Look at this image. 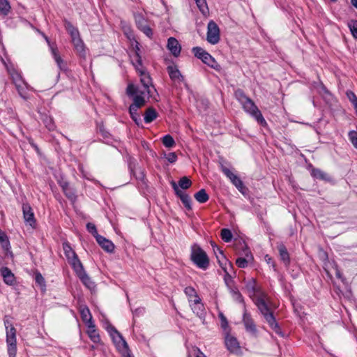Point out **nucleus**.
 <instances>
[{
    "instance_id": "f257e3e1",
    "label": "nucleus",
    "mask_w": 357,
    "mask_h": 357,
    "mask_svg": "<svg viewBox=\"0 0 357 357\" xmlns=\"http://www.w3.org/2000/svg\"><path fill=\"white\" fill-rule=\"evenodd\" d=\"M259 310L264 316L265 320L268 324L269 326L280 336L284 337V334L281 331L278 324L277 323L273 312L270 310L267 302L266 296L261 294L259 296L255 301Z\"/></svg>"
},
{
    "instance_id": "f03ea898",
    "label": "nucleus",
    "mask_w": 357,
    "mask_h": 357,
    "mask_svg": "<svg viewBox=\"0 0 357 357\" xmlns=\"http://www.w3.org/2000/svg\"><path fill=\"white\" fill-rule=\"evenodd\" d=\"M211 244L216 255L218 263L220 264V266L225 273L224 277L225 282L227 287L229 289H230L231 287H234V285L233 278L227 271V266H229L230 268H232V264L226 259L225 256L224 255L223 251L220 248H219L213 242H211Z\"/></svg>"
},
{
    "instance_id": "7ed1b4c3",
    "label": "nucleus",
    "mask_w": 357,
    "mask_h": 357,
    "mask_svg": "<svg viewBox=\"0 0 357 357\" xmlns=\"http://www.w3.org/2000/svg\"><path fill=\"white\" fill-rule=\"evenodd\" d=\"M106 329L112 337L116 347L122 352L123 355L125 357H132L129 353L128 344L121 333L111 324H108Z\"/></svg>"
},
{
    "instance_id": "20e7f679",
    "label": "nucleus",
    "mask_w": 357,
    "mask_h": 357,
    "mask_svg": "<svg viewBox=\"0 0 357 357\" xmlns=\"http://www.w3.org/2000/svg\"><path fill=\"white\" fill-rule=\"evenodd\" d=\"M126 93L128 96L133 97V103L130 106L132 107V109H139L145 105V96L148 95L145 91L130 84L127 87Z\"/></svg>"
},
{
    "instance_id": "39448f33",
    "label": "nucleus",
    "mask_w": 357,
    "mask_h": 357,
    "mask_svg": "<svg viewBox=\"0 0 357 357\" xmlns=\"http://www.w3.org/2000/svg\"><path fill=\"white\" fill-rule=\"evenodd\" d=\"M191 260L199 268L206 269L209 265V259L206 253L197 244L191 247Z\"/></svg>"
},
{
    "instance_id": "423d86ee",
    "label": "nucleus",
    "mask_w": 357,
    "mask_h": 357,
    "mask_svg": "<svg viewBox=\"0 0 357 357\" xmlns=\"http://www.w3.org/2000/svg\"><path fill=\"white\" fill-rule=\"evenodd\" d=\"M241 105L245 112L253 116L259 124L262 126L266 124L261 112L250 98H248Z\"/></svg>"
},
{
    "instance_id": "0eeeda50",
    "label": "nucleus",
    "mask_w": 357,
    "mask_h": 357,
    "mask_svg": "<svg viewBox=\"0 0 357 357\" xmlns=\"http://www.w3.org/2000/svg\"><path fill=\"white\" fill-rule=\"evenodd\" d=\"M192 52L195 56L201 59L205 64L208 66L217 69L219 66L215 59L203 48L200 47H195L192 48Z\"/></svg>"
},
{
    "instance_id": "6e6552de",
    "label": "nucleus",
    "mask_w": 357,
    "mask_h": 357,
    "mask_svg": "<svg viewBox=\"0 0 357 357\" xmlns=\"http://www.w3.org/2000/svg\"><path fill=\"white\" fill-rule=\"evenodd\" d=\"M62 247L68 262L71 265L73 269L82 264L68 242H63Z\"/></svg>"
},
{
    "instance_id": "1a4fd4ad",
    "label": "nucleus",
    "mask_w": 357,
    "mask_h": 357,
    "mask_svg": "<svg viewBox=\"0 0 357 357\" xmlns=\"http://www.w3.org/2000/svg\"><path fill=\"white\" fill-rule=\"evenodd\" d=\"M220 40V29L218 24L213 20L210 21L207 26V41L213 45Z\"/></svg>"
},
{
    "instance_id": "9d476101",
    "label": "nucleus",
    "mask_w": 357,
    "mask_h": 357,
    "mask_svg": "<svg viewBox=\"0 0 357 357\" xmlns=\"http://www.w3.org/2000/svg\"><path fill=\"white\" fill-rule=\"evenodd\" d=\"M77 277L80 279L82 282L89 289H92L95 287L94 282H92L89 276L84 271L82 264L73 269Z\"/></svg>"
},
{
    "instance_id": "9b49d317",
    "label": "nucleus",
    "mask_w": 357,
    "mask_h": 357,
    "mask_svg": "<svg viewBox=\"0 0 357 357\" xmlns=\"http://www.w3.org/2000/svg\"><path fill=\"white\" fill-rule=\"evenodd\" d=\"M221 170L226 175V176L229 178L231 182L236 187V188L240 192L243 193V190L245 187L240 178H238L236 174L231 172V171L229 169L225 166H222Z\"/></svg>"
},
{
    "instance_id": "f8f14e48",
    "label": "nucleus",
    "mask_w": 357,
    "mask_h": 357,
    "mask_svg": "<svg viewBox=\"0 0 357 357\" xmlns=\"http://www.w3.org/2000/svg\"><path fill=\"white\" fill-rule=\"evenodd\" d=\"M171 185L176 195L181 199L185 207L188 210H191V199L190 196L178 188L177 184L174 181H172Z\"/></svg>"
},
{
    "instance_id": "ddd939ff",
    "label": "nucleus",
    "mask_w": 357,
    "mask_h": 357,
    "mask_svg": "<svg viewBox=\"0 0 357 357\" xmlns=\"http://www.w3.org/2000/svg\"><path fill=\"white\" fill-rule=\"evenodd\" d=\"M137 72L140 76V81L143 86V89L142 90L145 91L149 96L151 95V92L150 87H153V86L152 84L151 78L149 74L146 72L145 69H142V70Z\"/></svg>"
},
{
    "instance_id": "4468645a",
    "label": "nucleus",
    "mask_w": 357,
    "mask_h": 357,
    "mask_svg": "<svg viewBox=\"0 0 357 357\" xmlns=\"http://www.w3.org/2000/svg\"><path fill=\"white\" fill-rule=\"evenodd\" d=\"M243 322L247 332L252 335H255L257 333V331L256 325L252 319L250 314L248 313L245 309L243 312Z\"/></svg>"
},
{
    "instance_id": "2eb2a0df",
    "label": "nucleus",
    "mask_w": 357,
    "mask_h": 357,
    "mask_svg": "<svg viewBox=\"0 0 357 357\" xmlns=\"http://www.w3.org/2000/svg\"><path fill=\"white\" fill-rule=\"evenodd\" d=\"M22 212L24 221L31 227H34L36 219L32 208L29 204H23Z\"/></svg>"
},
{
    "instance_id": "dca6fc26",
    "label": "nucleus",
    "mask_w": 357,
    "mask_h": 357,
    "mask_svg": "<svg viewBox=\"0 0 357 357\" xmlns=\"http://www.w3.org/2000/svg\"><path fill=\"white\" fill-rule=\"evenodd\" d=\"M167 72L171 79L174 84H181L184 82V78L176 66H169Z\"/></svg>"
},
{
    "instance_id": "f3484780",
    "label": "nucleus",
    "mask_w": 357,
    "mask_h": 357,
    "mask_svg": "<svg viewBox=\"0 0 357 357\" xmlns=\"http://www.w3.org/2000/svg\"><path fill=\"white\" fill-rule=\"evenodd\" d=\"M79 312L82 321L87 325V327H93V322L92 321V316L89 307L86 305H81L79 307Z\"/></svg>"
},
{
    "instance_id": "a211bd4d",
    "label": "nucleus",
    "mask_w": 357,
    "mask_h": 357,
    "mask_svg": "<svg viewBox=\"0 0 357 357\" xmlns=\"http://www.w3.org/2000/svg\"><path fill=\"white\" fill-rule=\"evenodd\" d=\"M96 239L98 243L104 250L109 253L113 252L114 250V245L111 241L100 235H97Z\"/></svg>"
},
{
    "instance_id": "6ab92c4d",
    "label": "nucleus",
    "mask_w": 357,
    "mask_h": 357,
    "mask_svg": "<svg viewBox=\"0 0 357 357\" xmlns=\"http://www.w3.org/2000/svg\"><path fill=\"white\" fill-rule=\"evenodd\" d=\"M167 48L174 56L180 54L181 47L176 38L171 37L168 39Z\"/></svg>"
},
{
    "instance_id": "aec40b11",
    "label": "nucleus",
    "mask_w": 357,
    "mask_h": 357,
    "mask_svg": "<svg viewBox=\"0 0 357 357\" xmlns=\"http://www.w3.org/2000/svg\"><path fill=\"white\" fill-rule=\"evenodd\" d=\"M6 68L14 84L24 81L20 73L13 65L6 66Z\"/></svg>"
},
{
    "instance_id": "412c9836",
    "label": "nucleus",
    "mask_w": 357,
    "mask_h": 357,
    "mask_svg": "<svg viewBox=\"0 0 357 357\" xmlns=\"http://www.w3.org/2000/svg\"><path fill=\"white\" fill-rule=\"evenodd\" d=\"M1 273L5 283L9 285H12L15 282V277L11 271L7 267H3L1 268Z\"/></svg>"
},
{
    "instance_id": "4be33fe9",
    "label": "nucleus",
    "mask_w": 357,
    "mask_h": 357,
    "mask_svg": "<svg viewBox=\"0 0 357 357\" xmlns=\"http://www.w3.org/2000/svg\"><path fill=\"white\" fill-rule=\"evenodd\" d=\"M225 345L231 352L236 351L239 347L237 340L229 335H227L225 337Z\"/></svg>"
},
{
    "instance_id": "5701e85b",
    "label": "nucleus",
    "mask_w": 357,
    "mask_h": 357,
    "mask_svg": "<svg viewBox=\"0 0 357 357\" xmlns=\"http://www.w3.org/2000/svg\"><path fill=\"white\" fill-rule=\"evenodd\" d=\"M192 310L198 316H202L204 312V305L201 302V298L193 300L192 303H190Z\"/></svg>"
},
{
    "instance_id": "b1692460",
    "label": "nucleus",
    "mask_w": 357,
    "mask_h": 357,
    "mask_svg": "<svg viewBox=\"0 0 357 357\" xmlns=\"http://www.w3.org/2000/svg\"><path fill=\"white\" fill-rule=\"evenodd\" d=\"M72 43L75 47V50L80 56H84L85 50L84 45L80 36H78L75 38H72Z\"/></svg>"
},
{
    "instance_id": "393cba45",
    "label": "nucleus",
    "mask_w": 357,
    "mask_h": 357,
    "mask_svg": "<svg viewBox=\"0 0 357 357\" xmlns=\"http://www.w3.org/2000/svg\"><path fill=\"white\" fill-rule=\"evenodd\" d=\"M158 116L156 110L153 107H149L144 113V121L146 123H150L153 121Z\"/></svg>"
},
{
    "instance_id": "a878e982",
    "label": "nucleus",
    "mask_w": 357,
    "mask_h": 357,
    "mask_svg": "<svg viewBox=\"0 0 357 357\" xmlns=\"http://www.w3.org/2000/svg\"><path fill=\"white\" fill-rule=\"evenodd\" d=\"M131 62L137 71L144 69L140 54L134 53L133 55L131 56Z\"/></svg>"
},
{
    "instance_id": "bb28decb",
    "label": "nucleus",
    "mask_w": 357,
    "mask_h": 357,
    "mask_svg": "<svg viewBox=\"0 0 357 357\" xmlns=\"http://www.w3.org/2000/svg\"><path fill=\"white\" fill-rule=\"evenodd\" d=\"M52 50V54L53 55V57L54 59L55 62L56 63L59 68L61 70H66V64L61 57L59 56V52L54 47H51Z\"/></svg>"
},
{
    "instance_id": "cd10ccee",
    "label": "nucleus",
    "mask_w": 357,
    "mask_h": 357,
    "mask_svg": "<svg viewBox=\"0 0 357 357\" xmlns=\"http://www.w3.org/2000/svg\"><path fill=\"white\" fill-rule=\"evenodd\" d=\"M15 86L16 87V89L17 90V92L19 95L24 99H27V92H26V84L24 81L22 82H19L17 84H15Z\"/></svg>"
},
{
    "instance_id": "c85d7f7f",
    "label": "nucleus",
    "mask_w": 357,
    "mask_h": 357,
    "mask_svg": "<svg viewBox=\"0 0 357 357\" xmlns=\"http://www.w3.org/2000/svg\"><path fill=\"white\" fill-rule=\"evenodd\" d=\"M278 248L281 259L285 264H288L289 262V256L286 247L281 244L278 245Z\"/></svg>"
},
{
    "instance_id": "c756f323",
    "label": "nucleus",
    "mask_w": 357,
    "mask_h": 357,
    "mask_svg": "<svg viewBox=\"0 0 357 357\" xmlns=\"http://www.w3.org/2000/svg\"><path fill=\"white\" fill-rule=\"evenodd\" d=\"M184 292L185 295L188 297L189 303H192L193 300H196V298H199L195 289L192 287H185L184 289Z\"/></svg>"
},
{
    "instance_id": "7c9ffc66",
    "label": "nucleus",
    "mask_w": 357,
    "mask_h": 357,
    "mask_svg": "<svg viewBox=\"0 0 357 357\" xmlns=\"http://www.w3.org/2000/svg\"><path fill=\"white\" fill-rule=\"evenodd\" d=\"M6 343L17 344L16 329L13 326H11L10 330L6 332Z\"/></svg>"
},
{
    "instance_id": "2f4dec72",
    "label": "nucleus",
    "mask_w": 357,
    "mask_h": 357,
    "mask_svg": "<svg viewBox=\"0 0 357 357\" xmlns=\"http://www.w3.org/2000/svg\"><path fill=\"white\" fill-rule=\"evenodd\" d=\"M195 199L199 203L206 202L209 197L204 189H201L195 195Z\"/></svg>"
},
{
    "instance_id": "473e14b6",
    "label": "nucleus",
    "mask_w": 357,
    "mask_h": 357,
    "mask_svg": "<svg viewBox=\"0 0 357 357\" xmlns=\"http://www.w3.org/2000/svg\"><path fill=\"white\" fill-rule=\"evenodd\" d=\"M136 25L139 29L143 26L147 24V22L142 13H136L134 14Z\"/></svg>"
},
{
    "instance_id": "72a5a7b5",
    "label": "nucleus",
    "mask_w": 357,
    "mask_h": 357,
    "mask_svg": "<svg viewBox=\"0 0 357 357\" xmlns=\"http://www.w3.org/2000/svg\"><path fill=\"white\" fill-rule=\"evenodd\" d=\"M312 176L315 178L324 181H327L329 178L328 174L319 169H313L312 171Z\"/></svg>"
},
{
    "instance_id": "f704fd0d",
    "label": "nucleus",
    "mask_w": 357,
    "mask_h": 357,
    "mask_svg": "<svg viewBox=\"0 0 357 357\" xmlns=\"http://www.w3.org/2000/svg\"><path fill=\"white\" fill-rule=\"evenodd\" d=\"M89 330L87 331L88 335L90 339L95 343H98L100 341V337L97 331L95 329V325L93 324V327H88Z\"/></svg>"
},
{
    "instance_id": "c9c22d12",
    "label": "nucleus",
    "mask_w": 357,
    "mask_h": 357,
    "mask_svg": "<svg viewBox=\"0 0 357 357\" xmlns=\"http://www.w3.org/2000/svg\"><path fill=\"white\" fill-rule=\"evenodd\" d=\"M177 185L178 188H181L183 190H186L192 185V181L187 176H183L180 178Z\"/></svg>"
},
{
    "instance_id": "e433bc0d",
    "label": "nucleus",
    "mask_w": 357,
    "mask_h": 357,
    "mask_svg": "<svg viewBox=\"0 0 357 357\" xmlns=\"http://www.w3.org/2000/svg\"><path fill=\"white\" fill-rule=\"evenodd\" d=\"M66 29L71 36V38L79 36V31L70 22H67L65 24Z\"/></svg>"
},
{
    "instance_id": "4c0bfd02",
    "label": "nucleus",
    "mask_w": 357,
    "mask_h": 357,
    "mask_svg": "<svg viewBox=\"0 0 357 357\" xmlns=\"http://www.w3.org/2000/svg\"><path fill=\"white\" fill-rule=\"evenodd\" d=\"M229 291L234 300L239 303H243V298L236 287H231Z\"/></svg>"
},
{
    "instance_id": "58836bf2",
    "label": "nucleus",
    "mask_w": 357,
    "mask_h": 357,
    "mask_svg": "<svg viewBox=\"0 0 357 357\" xmlns=\"http://www.w3.org/2000/svg\"><path fill=\"white\" fill-rule=\"evenodd\" d=\"M137 108L132 109V107H129V113L132 119L135 122L137 125L139 126L141 123V118L139 113L137 112Z\"/></svg>"
},
{
    "instance_id": "ea45409f",
    "label": "nucleus",
    "mask_w": 357,
    "mask_h": 357,
    "mask_svg": "<svg viewBox=\"0 0 357 357\" xmlns=\"http://www.w3.org/2000/svg\"><path fill=\"white\" fill-rule=\"evenodd\" d=\"M202 14L206 15L208 13V8L206 0H194Z\"/></svg>"
},
{
    "instance_id": "a19ab883",
    "label": "nucleus",
    "mask_w": 357,
    "mask_h": 357,
    "mask_svg": "<svg viewBox=\"0 0 357 357\" xmlns=\"http://www.w3.org/2000/svg\"><path fill=\"white\" fill-rule=\"evenodd\" d=\"M220 236L222 239L227 243L230 242L233 236L231 231L229 229L225 228L221 230Z\"/></svg>"
},
{
    "instance_id": "79ce46f5",
    "label": "nucleus",
    "mask_w": 357,
    "mask_h": 357,
    "mask_svg": "<svg viewBox=\"0 0 357 357\" xmlns=\"http://www.w3.org/2000/svg\"><path fill=\"white\" fill-rule=\"evenodd\" d=\"M162 144L165 146L171 148L175 145V141L170 135H166L162 138Z\"/></svg>"
},
{
    "instance_id": "37998d69",
    "label": "nucleus",
    "mask_w": 357,
    "mask_h": 357,
    "mask_svg": "<svg viewBox=\"0 0 357 357\" xmlns=\"http://www.w3.org/2000/svg\"><path fill=\"white\" fill-rule=\"evenodd\" d=\"M348 27L354 38H357V20H350L348 22Z\"/></svg>"
},
{
    "instance_id": "c03bdc74",
    "label": "nucleus",
    "mask_w": 357,
    "mask_h": 357,
    "mask_svg": "<svg viewBox=\"0 0 357 357\" xmlns=\"http://www.w3.org/2000/svg\"><path fill=\"white\" fill-rule=\"evenodd\" d=\"M10 5L7 0H0V13L7 15L10 10Z\"/></svg>"
},
{
    "instance_id": "a18cd8bd",
    "label": "nucleus",
    "mask_w": 357,
    "mask_h": 357,
    "mask_svg": "<svg viewBox=\"0 0 357 357\" xmlns=\"http://www.w3.org/2000/svg\"><path fill=\"white\" fill-rule=\"evenodd\" d=\"M236 98L241 103V105L248 98L243 90L237 89L234 93Z\"/></svg>"
},
{
    "instance_id": "49530a36",
    "label": "nucleus",
    "mask_w": 357,
    "mask_h": 357,
    "mask_svg": "<svg viewBox=\"0 0 357 357\" xmlns=\"http://www.w3.org/2000/svg\"><path fill=\"white\" fill-rule=\"evenodd\" d=\"M8 357H16L17 344H7Z\"/></svg>"
},
{
    "instance_id": "de8ad7c7",
    "label": "nucleus",
    "mask_w": 357,
    "mask_h": 357,
    "mask_svg": "<svg viewBox=\"0 0 357 357\" xmlns=\"http://www.w3.org/2000/svg\"><path fill=\"white\" fill-rule=\"evenodd\" d=\"M348 136L353 146L357 149V132L351 130L349 132Z\"/></svg>"
},
{
    "instance_id": "09e8293b",
    "label": "nucleus",
    "mask_w": 357,
    "mask_h": 357,
    "mask_svg": "<svg viewBox=\"0 0 357 357\" xmlns=\"http://www.w3.org/2000/svg\"><path fill=\"white\" fill-rule=\"evenodd\" d=\"M246 289L250 294H255L257 291L256 282L254 280H250L246 284Z\"/></svg>"
},
{
    "instance_id": "8fccbe9b",
    "label": "nucleus",
    "mask_w": 357,
    "mask_h": 357,
    "mask_svg": "<svg viewBox=\"0 0 357 357\" xmlns=\"http://www.w3.org/2000/svg\"><path fill=\"white\" fill-rule=\"evenodd\" d=\"M43 122L45 124L46 128L49 130H52L54 129V122H53L52 119L51 117L46 116L43 119Z\"/></svg>"
},
{
    "instance_id": "3c124183",
    "label": "nucleus",
    "mask_w": 357,
    "mask_h": 357,
    "mask_svg": "<svg viewBox=\"0 0 357 357\" xmlns=\"http://www.w3.org/2000/svg\"><path fill=\"white\" fill-rule=\"evenodd\" d=\"M347 97L349 101L354 105H357V96L351 91H347L346 93Z\"/></svg>"
},
{
    "instance_id": "603ef678",
    "label": "nucleus",
    "mask_w": 357,
    "mask_h": 357,
    "mask_svg": "<svg viewBox=\"0 0 357 357\" xmlns=\"http://www.w3.org/2000/svg\"><path fill=\"white\" fill-rule=\"evenodd\" d=\"M86 229L89 231V232H90L91 234H92L93 235V236L96 238L97 235H99L97 232V229H96V225L94 224L91 223V222L87 223Z\"/></svg>"
},
{
    "instance_id": "864d4df0",
    "label": "nucleus",
    "mask_w": 357,
    "mask_h": 357,
    "mask_svg": "<svg viewBox=\"0 0 357 357\" xmlns=\"http://www.w3.org/2000/svg\"><path fill=\"white\" fill-rule=\"evenodd\" d=\"M146 36L151 38L153 36L152 29L148 24H146L139 29Z\"/></svg>"
},
{
    "instance_id": "5fc2aeb1",
    "label": "nucleus",
    "mask_w": 357,
    "mask_h": 357,
    "mask_svg": "<svg viewBox=\"0 0 357 357\" xmlns=\"http://www.w3.org/2000/svg\"><path fill=\"white\" fill-rule=\"evenodd\" d=\"M65 195L72 202H75L76 199V195L73 189L70 188L63 192Z\"/></svg>"
},
{
    "instance_id": "6e6d98bb",
    "label": "nucleus",
    "mask_w": 357,
    "mask_h": 357,
    "mask_svg": "<svg viewBox=\"0 0 357 357\" xmlns=\"http://www.w3.org/2000/svg\"><path fill=\"white\" fill-rule=\"evenodd\" d=\"M0 242L3 248L7 247L9 245L7 236L1 231H0Z\"/></svg>"
},
{
    "instance_id": "4d7b16f0",
    "label": "nucleus",
    "mask_w": 357,
    "mask_h": 357,
    "mask_svg": "<svg viewBox=\"0 0 357 357\" xmlns=\"http://www.w3.org/2000/svg\"><path fill=\"white\" fill-rule=\"evenodd\" d=\"M218 317L220 319L221 326L222 328L226 329L228 327V321L222 312H220Z\"/></svg>"
},
{
    "instance_id": "13d9d810",
    "label": "nucleus",
    "mask_w": 357,
    "mask_h": 357,
    "mask_svg": "<svg viewBox=\"0 0 357 357\" xmlns=\"http://www.w3.org/2000/svg\"><path fill=\"white\" fill-rule=\"evenodd\" d=\"M236 264L239 268H245L248 266V261L245 258L239 257L236 260Z\"/></svg>"
},
{
    "instance_id": "bf43d9fd",
    "label": "nucleus",
    "mask_w": 357,
    "mask_h": 357,
    "mask_svg": "<svg viewBox=\"0 0 357 357\" xmlns=\"http://www.w3.org/2000/svg\"><path fill=\"white\" fill-rule=\"evenodd\" d=\"M166 159L170 163H174L177 160V155L174 152H171V153H169L167 155H166Z\"/></svg>"
},
{
    "instance_id": "052dcab7",
    "label": "nucleus",
    "mask_w": 357,
    "mask_h": 357,
    "mask_svg": "<svg viewBox=\"0 0 357 357\" xmlns=\"http://www.w3.org/2000/svg\"><path fill=\"white\" fill-rule=\"evenodd\" d=\"M123 30H124L125 34L126 35L127 38L129 40L134 39V34L132 33V31L131 30V29L129 26L124 27Z\"/></svg>"
},
{
    "instance_id": "680f3d73",
    "label": "nucleus",
    "mask_w": 357,
    "mask_h": 357,
    "mask_svg": "<svg viewBox=\"0 0 357 357\" xmlns=\"http://www.w3.org/2000/svg\"><path fill=\"white\" fill-rule=\"evenodd\" d=\"M36 281L39 284H43L45 282L44 278L40 273H38L36 275Z\"/></svg>"
},
{
    "instance_id": "e2e57ef3",
    "label": "nucleus",
    "mask_w": 357,
    "mask_h": 357,
    "mask_svg": "<svg viewBox=\"0 0 357 357\" xmlns=\"http://www.w3.org/2000/svg\"><path fill=\"white\" fill-rule=\"evenodd\" d=\"M195 351H196L195 357H206L205 354L203 352H202L199 348L196 347Z\"/></svg>"
},
{
    "instance_id": "0e129e2a",
    "label": "nucleus",
    "mask_w": 357,
    "mask_h": 357,
    "mask_svg": "<svg viewBox=\"0 0 357 357\" xmlns=\"http://www.w3.org/2000/svg\"><path fill=\"white\" fill-rule=\"evenodd\" d=\"M135 52L134 53H139L140 54V47H139V43L137 41H135V45L133 47Z\"/></svg>"
},
{
    "instance_id": "69168bd1",
    "label": "nucleus",
    "mask_w": 357,
    "mask_h": 357,
    "mask_svg": "<svg viewBox=\"0 0 357 357\" xmlns=\"http://www.w3.org/2000/svg\"><path fill=\"white\" fill-rule=\"evenodd\" d=\"M265 260L267 262V264H272L273 266H275L273 259L268 255L265 256Z\"/></svg>"
},
{
    "instance_id": "338daca9",
    "label": "nucleus",
    "mask_w": 357,
    "mask_h": 357,
    "mask_svg": "<svg viewBox=\"0 0 357 357\" xmlns=\"http://www.w3.org/2000/svg\"><path fill=\"white\" fill-rule=\"evenodd\" d=\"M335 275L337 278L341 279L342 281L344 280L342 273L337 268H335Z\"/></svg>"
},
{
    "instance_id": "774afa93",
    "label": "nucleus",
    "mask_w": 357,
    "mask_h": 357,
    "mask_svg": "<svg viewBox=\"0 0 357 357\" xmlns=\"http://www.w3.org/2000/svg\"><path fill=\"white\" fill-rule=\"evenodd\" d=\"M62 187V190H63V192H64L65 191H66L67 190H69L70 187H69V185L68 183H64L62 184L61 185Z\"/></svg>"
}]
</instances>
